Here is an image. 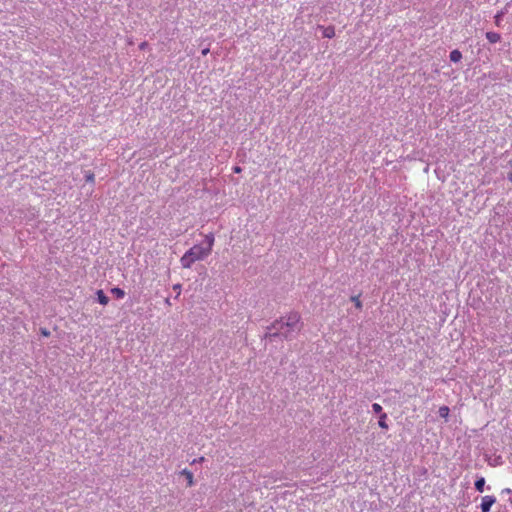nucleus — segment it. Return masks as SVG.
<instances>
[{
	"label": "nucleus",
	"mask_w": 512,
	"mask_h": 512,
	"mask_svg": "<svg viewBox=\"0 0 512 512\" xmlns=\"http://www.w3.org/2000/svg\"><path fill=\"white\" fill-rule=\"evenodd\" d=\"M302 328L301 316L298 312H291L280 320H276L272 323L270 329H274L275 332L270 333V337H283L284 339H290L292 334L299 332Z\"/></svg>",
	"instance_id": "obj_1"
},
{
	"label": "nucleus",
	"mask_w": 512,
	"mask_h": 512,
	"mask_svg": "<svg viewBox=\"0 0 512 512\" xmlns=\"http://www.w3.org/2000/svg\"><path fill=\"white\" fill-rule=\"evenodd\" d=\"M210 249L196 244L181 257L180 262L183 268L189 269L196 261L204 260L210 255Z\"/></svg>",
	"instance_id": "obj_2"
},
{
	"label": "nucleus",
	"mask_w": 512,
	"mask_h": 512,
	"mask_svg": "<svg viewBox=\"0 0 512 512\" xmlns=\"http://www.w3.org/2000/svg\"><path fill=\"white\" fill-rule=\"evenodd\" d=\"M495 502H496L495 496L486 495V496L482 497L481 504H480L481 512H490L491 507L495 504Z\"/></svg>",
	"instance_id": "obj_3"
},
{
	"label": "nucleus",
	"mask_w": 512,
	"mask_h": 512,
	"mask_svg": "<svg viewBox=\"0 0 512 512\" xmlns=\"http://www.w3.org/2000/svg\"><path fill=\"white\" fill-rule=\"evenodd\" d=\"M180 475L184 476L186 479V486L192 487L194 485V476L193 473L188 469H183L180 471Z\"/></svg>",
	"instance_id": "obj_4"
},
{
	"label": "nucleus",
	"mask_w": 512,
	"mask_h": 512,
	"mask_svg": "<svg viewBox=\"0 0 512 512\" xmlns=\"http://www.w3.org/2000/svg\"><path fill=\"white\" fill-rule=\"evenodd\" d=\"M320 28L323 30V37L331 39L335 36L334 26H327V27L320 26Z\"/></svg>",
	"instance_id": "obj_5"
},
{
	"label": "nucleus",
	"mask_w": 512,
	"mask_h": 512,
	"mask_svg": "<svg viewBox=\"0 0 512 512\" xmlns=\"http://www.w3.org/2000/svg\"><path fill=\"white\" fill-rule=\"evenodd\" d=\"M486 38L487 40L490 42V43H497L500 41L501 39V36L499 33L497 32H487L486 33Z\"/></svg>",
	"instance_id": "obj_6"
},
{
	"label": "nucleus",
	"mask_w": 512,
	"mask_h": 512,
	"mask_svg": "<svg viewBox=\"0 0 512 512\" xmlns=\"http://www.w3.org/2000/svg\"><path fill=\"white\" fill-rule=\"evenodd\" d=\"M205 241H206V244H207L205 246V248H209L210 249V253H211L212 249H213L214 241H215L214 234L213 233H208L207 235H205Z\"/></svg>",
	"instance_id": "obj_7"
},
{
	"label": "nucleus",
	"mask_w": 512,
	"mask_h": 512,
	"mask_svg": "<svg viewBox=\"0 0 512 512\" xmlns=\"http://www.w3.org/2000/svg\"><path fill=\"white\" fill-rule=\"evenodd\" d=\"M96 295H97V299H98L100 304H102V305H107L108 304L109 298L105 295L103 290H98L96 292Z\"/></svg>",
	"instance_id": "obj_8"
},
{
	"label": "nucleus",
	"mask_w": 512,
	"mask_h": 512,
	"mask_svg": "<svg viewBox=\"0 0 512 512\" xmlns=\"http://www.w3.org/2000/svg\"><path fill=\"white\" fill-rule=\"evenodd\" d=\"M387 418H388V416L386 413H381V415L379 416V420H378L379 427H381L382 429H385V430L388 429Z\"/></svg>",
	"instance_id": "obj_9"
},
{
	"label": "nucleus",
	"mask_w": 512,
	"mask_h": 512,
	"mask_svg": "<svg viewBox=\"0 0 512 512\" xmlns=\"http://www.w3.org/2000/svg\"><path fill=\"white\" fill-rule=\"evenodd\" d=\"M475 489L482 493L484 491V487H485V478L484 477H479L476 481H475Z\"/></svg>",
	"instance_id": "obj_10"
},
{
	"label": "nucleus",
	"mask_w": 512,
	"mask_h": 512,
	"mask_svg": "<svg viewBox=\"0 0 512 512\" xmlns=\"http://www.w3.org/2000/svg\"><path fill=\"white\" fill-rule=\"evenodd\" d=\"M461 59H462V53L459 50L455 49L450 52V60L452 62L456 63V62H459Z\"/></svg>",
	"instance_id": "obj_11"
},
{
	"label": "nucleus",
	"mask_w": 512,
	"mask_h": 512,
	"mask_svg": "<svg viewBox=\"0 0 512 512\" xmlns=\"http://www.w3.org/2000/svg\"><path fill=\"white\" fill-rule=\"evenodd\" d=\"M111 293L118 299H122L125 296L124 290L118 287L112 288Z\"/></svg>",
	"instance_id": "obj_12"
},
{
	"label": "nucleus",
	"mask_w": 512,
	"mask_h": 512,
	"mask_svg": "<svg viewBox=\"0 0 512 512\" xmlns=\"http://www.w3.org/2000/svg\"><path fill=\"white\" fill-rule=\"evenodd\" d=\"M351 301L354 303L355 307L359 310L362 309V302L360 300V296L359 295H356V296H352L351 297Z\"/></svg>",
	"instance_id": "obj_13"
},
{
	"label": "nucleus",
	"mask_w": 512,
	"mask_h": 512,
	"mask_svg": "<svg viewBox=\"0 0 512 512\" xmlns=\"http://www.w3.org/2000/svg\"><path fill=\"white\" fill-rule=\"evenodd\" d=\"M449 411H450L449 407H447V406H442V407L439 408V414L443 418H447L448 417Z\"/></svg>",
	"instance_id": "obj_14"
},
{
	"label": "nucleus",
	"mask_w": 512,
	"mask_h": 512,
	"mask_svg": "<svg viewBox=\"0 0 512 512\" xmlns=\"http://www.w3.org/2000/svg\"><path fill=\"white\" fill-rule=\"evenodd\" d=\"M372 409H373V411H374L375 413H378V414H380V415H381V413H383V412H382V406H381L380 404H378V403H374V404L372 405Z\"/></svg>",
	"instance_id": "obj_15"
},
{
	"label": "nucleus",
	"mask_w": 512,
	"mask_h": 512,
	"mask_svg": "<svg viewBox=\"0 0 512 512\" xmlns=\"http://www.w3.org/2000/svg\"><path fill=\"white\" fill-rule=\"evenodd\" d=\"M85 178L87 182L94 183L95 177L92 172H88Z\"/></svg>",
	"instance_id": "obj_16"
},
{
	"label": "nucleus",
	"mask_w": 512,
	"mask_h": 512,
	"mask_svg": "<svg viewBox=\"0 0 512 512\" xmlns=\"http://www.w3.org/2000/svg\"><path fill=\"white\" fill-rule=\"evenodd\" d=\"M503 13H498L496 16H495V24L496 26H500V20H501V17H502Z\"/></svg>",
	"instance_id": "obj_17"
},
{
	"label": "nucleus",
	"mask_w": 512,
	"mask_h": 512,
	"mask_svg": "<svg viewBox=\"0 0 512 512\" xmlns=\"http://www.w3.org/2000/svg\"><path fill=\"white\" fill-rule=\"evenodd\" d=\"M205 458L203 456L199 457V458H196L194 459L191 464H196V463H202L204 462Z\"/></svg>",
	"instance_id": "obj_18"
},
{
	"label": "nucleus",
	"mask_w": 512,
	"mask_h": 512,
	"mask_svg": "<svg viewBox=\"0 0 512 512\" xmlns=\"http://www.w3.org/2000/svg\"><path fill=\"white\" fill-rule=\"evenodd\" d=\"M241 171H242V169H241V167H240V166H234V167H233V172H234V173H241Z\"/></svg>",
	"instance_id": "obj_19"
},
{
	"label": "nucleus",
	"mask_w": 512,
	"mask_h": 512,
	"mask_svg": "<svg viewBox=\"0 0 512 512\" xmlns=\"http://www.w3.org/2000/svg\"><path fill=\"white\" fill-rule=\"evenodd\" d=\"M41 333H42V335H43V336H45V337H48V336L50 335V332H49L48 330H46V329H42V330H41Z\"/></svg>",
	"instance_id": "obj_20"
},
{
	"label": "nucleus",
	"mask_w": 512,
	"mask_h": 512,
	"mask_svg": "<svg viewBox=\"0 0 512 512\" xmlns=\"http://www.w3.org/2000/svg\"><path fill=\"white\" fill-rule=\"evenodd\" d=\"M209 53V48H205L202 50V55H207Z\"/></svg>",
	"instance_id": "obj_21"
},
{
	"label": "nucleus",
	"mask_w": 512,
	"mask_h": 512,
	"mask_svg": "<svg viewBox=\"0 0 512 512\" xmlns=\"http://www.w3.org/2000/svg\"><path fill=\"white\" fill-rule=\"evenodd\" d=\"M146 45H147V43H146V42H143V43H141V44H140V46H139V47H140V49H144Z\"/></svg>",
	"instance_id": "obj_22"
}]
</instances>
